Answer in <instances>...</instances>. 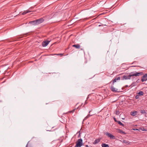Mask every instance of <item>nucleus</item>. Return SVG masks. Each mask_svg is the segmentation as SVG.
I'll list each match as a JSON object with an SVG mask.
<instances>
[{
  "instance_id": "f257e3e1",
  "label": "nucleus",
  "mask_w": 147,
  "mask_h": 147,
  "mask_svg": "<svg viewBox=\"0 0 147 147\" xmlns=\"http://www.w3.org/2000/svg\"><path fill=\"white\" fill-rule=\"evenodd\" d=\"M143 75V74L142 72H131L129 74V75L128 76H124L122 77V79L123 80H129L130 79L131 77V76H142Z\"/></svg>"
},
{
  "instance_id": "f03ea898",
  "label": "nucleus",
  "mask_w": 147,
  "mask_h": 147,
  "mask_svg": "<svg viewBox=\"0 0 147 147\" xmlns=\"http://www.w3.org/2000/svg\"><path fill=\"white\" fill-rule=\"evenodd\" d=\"M44 21V19L42 18H41L35 20H34L30 22V23L32 24L33 25L35 26L38 25L42 23Z\"/></svg>"
},
{
  "instance_id": "7ed1b4c3",
  "label": "nucleus",
  "mask_w": 147,
  "mask_h": 147,
  "mask_svg": "<svg viewBox=\"0 0 147 147\" xmlns=\"http://www.w3.org/2000/svg\"><path fill=\"white\" fill-rule=\"evenodd\" d=\"M82 145V139H78L76 142V144L75 147H80Z\"/></svg>"
},
{
  "instance_id": "20e7f679",
  "label": "nucleus",
  "mask_w": 147,
  "mask_h": 147,
  "mask_svg": "<svg viewBox=\"0 0 147 147\" xmlns=\"http://www.w3.org/2000/svg\"><path fill=\"white\" fill-rule=\"evenodd\" d=\"M104 134L107 136L109 137L111 139H115V137L114 136L109 132H106L104 133Z\"/></svg>"
},
{
  "instance_id": "39448f33",
  "label": "nucleus",
  "mask_w": 147,
  "mask_h": 147,
  "mask_svg": "<svg viewBox=\"0 0 147 147\" xmlns=\"http://www.w3.org/2000/svg\"><path fill=\"white\" fill-rule=\"evenodd\" d=\"M111 90L112 91L114 92H120L119 91H118V89L114 88L113 86H111Z\"/></svg>"
},
{
  "instance_id": "423d86ee",
  "label": "nucleus",
  "mask_w": 147,
  "mask_h": 147,
  "mask_svg": "<svg viewBox=\"0 0 147 147\" xmlns=\"http://www.w3.org/2000/svg\"><path fill=\"white\" fill-rule=\"evenodd\" d=\"M141 80L142 82L145 81L147 80V74H145L142 77Z\"/></svg>"
},
{
  "instance_id": "0eeeda50",
  "label": "nucleus",
  "mask_w": 147,
  "mask_h": 147,
  "mask_svg": "<svg viewBox=\"0 0 147 147\" xmlns=\"http://www.w3.org/2000/svg\"><path fill=\"white\" fill-rule=\"evenodd\" d=\"M50 42L49 41H43L42 43V45L43 47L47 46Z\"/></svg>"
},
{
  "instance_id": "6e6552de",
  "label": "nucleus",
  "mask_w": 147,
  "mask_h": 147,
  "mask_svg": "<svg viewBox=\"0 0 147 147\" xmlns=\"http://www.w3.org/2000/svg\"><path fill=\"white\" fill-rule=\"evenodd\" d=\"M101 139V138H100L97 139H96L94 142H93V144H96L99 143Z\"/></svg>"
},
{
  "instance_id": "1a4fd4ad",
  "label": "nucleus",
  "mask_w": 147,
  "mask_h": 147,
  "mask_svg": "<svg viewBox=\"0 0 147 147\" xmlns=\"http://www.w3.org/2000/svg\"><path fill=\"white\" fill-rule=\"evenodd\" d=\"M72 46L77 49H79L80 47V45L78 44L73 45Z\"/></svg>"
},
{
  "instance_id": "9d476101",
  "label": "nucleus",
  "mask_w": 147,
  "mask_h": 147,
  "mask_svg": "<svg viewBox=\"0 0 147 147\" xmlns=\"http://www.w3.org/2000/svg\"><path fill=\"white\" fill-rule=\"evenodd\" d=\"M137 113V111H134V112H131V115L133 116H135L136 115Z\"/></svg>"
},
{
  "instance_id": "9b49d317",
  "label": "nucleus",
  "mask_w": 147,
  "mask_h": 147,
  "mask_svg": "<svg viewBox=\"0 0 147 147\" xmlns=\"http://www.w3.org/2000/svg\"><path fill=\"white\" fill-rule=\"evenodd\" d=\"M120 77H118L117 78H115L113 80V83H114L115 82H116L118 80H119L120 79Z\"/></svg>"
},
{
  "instance_id": "f8f14e48",
  "label": "nucleus",
  "mask_w": 147,
  "mask_h": 147,
  "mask_svg": "<svg viewBox=\"0 0 147 147\" xmlns=\"http://www.w3.org/2000/svg\"><path fill=\"white\" fill-rule=\"evenodd\" d=\"M102 147H109V145L105 143H103L101 144Z\"/></svg>"
},
{
  "instance_id": "ddd939ff",
  "label": "nucleus",
  "mask_w": 147,
  "mask_h": 147,
  "mask_svg": "<svg viewBox=\"0 0 147 147\" xmlns=\"http://www.w3.org/2000/svg\"><path fill=\"white\" fill-rule=\"evenodd\" d=\"M31 11H30L29 10H27L26 11H24V12H23L22 14V15H24L30 12Z\"/></svg>"
},
{
  "instance_id": "4468645a",
  "label": "nucleus",
  "mask_w": 147,
  "mask_h": 147,
  "mask_svg": "<svg viewBox=\"0 0 147 147\" xmlns=\"http://www.w3.org/2000/svg\"><path fill=\"white\" fill-rule=\"evenodd\" d=\"M122 142L125 144H129L130 142L127 140H123Z\"/></svg>"
},
{
  "instance_id": "2eb2a0df",
  "label": "nucleus",
  "mask_w": 147,
  "mask_h": 147,
  "mask_svg": "<svg viewBox=\"0 0 147 147\" xmlns=\"http://www.w3.org/2000/svg\"><path fill=\"white\" fill-rule=\"evenodd\" d=\"M138 94L139 96H142L144 95V93L143 91H140Z\"/></svg>"
},
{
  "instance_id": "dca6fc26",
  "label": "nucleus",
  "mask_w": 147,
  "mask_h": 147,
  "mask_svg": "<svg viewBox=\"0 0 147 147\" xmlns=\"http://www.w3.org/2000/svg\"><path fill=\"white\" fill-rule=\"evenodd\" d=\"M117 122L120 125H122V126H123L124 127V125L123 124L121 121H118Z\"/></svg>"
},
{
  "instance_id": "f3484780",
  "label": "nucleus",
  "mask_w": 147,
  "mask_h": 147,
  "mask_svg": "<svg viewBox=\"0 0 147 147\" xmlns=\"http://www.w3.org/2000/svg\"><path fill=\"white\" fill-rule=\"evenodd\" d=\"M91 115H90V114H88L87 116H86L84 119V120H86L90 116H91Z\"/></svg>"
},
{
  "instance_id": "a211bd4d",
  "label": "nucleus",
  "mask_w": 147,
  "mask_h": 147,
  "mask_svg": "<svg viewBox=\"0 0 147 147\" xmlns=\"http://www.w3.org/2000/svg\"><path fill=\"white\" fill-rule=\"evenodd\" d=\"M140 112L143 114H145L146 113V111L144 110H141Z\"/></svg>"
},
{
  "instance_id": "6ab92c4d",
  "label": "nucleus",
  "mask_w": 147,
  "mask_h": 147,
  "mask_svg": "<svg viewBox=\"0 0 147 147\" xmlns=\"http://www.w3.org/2000/svg\"><path fill=\"white\" fill-rule=\"evenodd\" d=\"M63 55V54H61V53H59V54H53V55Z\"/></svg>"
},
{
  "instance_id": "aec40b11",
  "label": "nucleus",
  "mask_w": 147,
  "mask_h": 147,
  "mask_svg": "<svg viewBox=\"0 0 147 147\" xmlns=\"http://www.w3.org/2000/svg\"><path fill=\"white\" fill-rule=\"evenodd\" d=\"M29 142H28L26 145V147H32V146H30V145H29Z\"/></svg>"
},
{
  "instance_id": "412c9836",
  "label": "nucleus",
  "mask_w": 147,
  "mask_h": 147,
  "mask_svg": "<svg viewBox=\"0 0 147 147\" xmlns=\"http://www.w3.org/2000/svg\"><path fill=\"white\" fill-rule=\"evenodd\" d=\"M116 114L117 115H118L120 114V112L118 111H116Z\"/></svg>"
},
{
  "instance_id": "4be33fe9",
  "label": "nucleus",
  "mask_w": 147,
  "mask_h": 147,
  "mask_svg": "<svg viewBox=\"0 0 147 147\" xmlns=\"http://www.w3.org/2000/svg\"><path fill=\"white\" fill-rule=\"evenodd\" d=\"M119 132L120 133H122L123 134H125V132H124L123 131H122L120 130Z\"/></svg>"
},
{
  "instance_id": "5701e85b",
  "label": "nucleus",
  "mask_w": 147,
  "mask_h": 147,
  "mask_svg": "<svg viewBox=\"0 0 147 147\" xmlns=\"http://www.w3.org/2000/svg\"><path fill=\"white\" fill-rule=\"evenodd\" d=\"M139 95H137L136 96H135V98L136 99H138V98H139Z\"/></svg>"
},
{
  "instance_id": "b1692460",
  "label": "nucleus",
  "mask_w": 147,
  "mask_h": 147,
  "mask_svg": "<svg viewBox=\"0 0 147 147\" xmlns=\"http://www.w3.org/2000/svg\"><path fill=\"white\" fill-rule=\"evenodd\" d=\"M76 109H74L72 111H71L69 112L70 113H73V112H74L75 111Z\"/></svg>"
},
{
  "instance_id": "393cba45",
  "label": "nucleus",
  "mask_w": 147,
  "mask_h": 147,
  "mask_svg": "<svg viewBox=\"0 0 147 147\" xmlns=\"http://www.w3.org/2000/svg\"><path fill=\"white\" fill-rule=\"evenodd\" d=\"M140 129L142 130V131H146V130L144 128H141Z\"/></svg>"
},
{
  "instance_id": "a878e982",
  "label": "nucleus",
  "mask_w": 147,
  "mask_h": 147,
  "mask_svg": "<svg viewBox=\"0 0 147 147\" xmlns=\"http://www.w3.org/2000/svg\"><path fill=\"white\" fill-rule=\"evenodd\" d=\"M113 119H114V121H115V122H117L118 121H117V120L116 119H115V117H114L113 118Z\"/></svg>"
},
{
  "instance_id": "bb28decb",
  "label": "nucleus",
  "mask_w": 147,
  "mask_h": 147,
  "mask_svg": "<svg viewBox=\"0 0 147 147\" xmlns=\"http://www.w3.org/2000/svg\"><path fill=\"white\" fill-rule=\"evenodd\" d=\"M32 8H33V7H31L30 8H29V10H30V11H31V10L32 9Z\"/></svg>"
},
{
  "instance_id": "cd10ccee",
  "label": "nucleus",
  "mask_w": 147,
  "mask_h": 147,
  "mask_svg": "<svg viewBox=\"0 0 147 147\" xmlns=\"http://www.w3.org/2000/svg\"><path fill=\"white\" fill-rule=\"evenodd\" d=\"M131 67H140V66H136V65H135V66H132Z\"/></svg>"
},
{
  "instance_id": "c85d7f7f",
  "label": "nucleus",
  "mask_w": 147,
  "mask_h": 147,
  "mask_svg": "<svg viewBox=\"0 0 147 147\" xmlns=\"http://www.w3.org/2000/svg\"><path fill=\"white\" fill-rule=\"evenodd\" d=\"M136 63V61H134L133 62V63L132 64H134V63Z\"/></svg>"
},
{
  "instance_id": "c756f323",
  "label": "nucleus",
  "mask_w": 147,
  "mask_h": 147,
  "mask_svg": "<svg viewBox=\"0 0 147 147\" xmlns=\"http://www.w3.org/2000/svg\"><path fill=\"white\" fill-rule=\"evenodd\" d=\"M134 130H139L138 129H134Z\"/></svg>"
},
{
  "instance_id": "7c9ffc66",
  "label": "nucleus",
  "mask_w": 147,
  "mask_h": 147,
  "mask_svg": "<svg viewBox=\"0 0 147 147\" xmlns=\"http://www.w3.org/2000/svg\"><path fill=\"white\" fill-rule=\"evenodd\" d=\"M114 84V83H113V82L112 83V84L113 85Z\"/></svg>"
},
{
  "instance_id": "2f4dec72",
  "label": "nucleus",
  "mask_w": 147,
  "mask_h": 147,
  "mask_svg": "<svg viewBox=\"0 0 147 147\" xmlns=\"http://www.w3.org/2000/svg\"><path fill=\"white\" fill-rule=\"evenodd\" d=\"M126 86V87H127L128 86L127 85H126V86Z\"/></svg>"
},
{
  "instance_id": "473e14b6",
  "label": "nucleus",
  "mask_w": 147,
  "mask_h": 147,
  "mask_svg": "<svg viewBox=\"0 0 147 147\" xmlns=\"http://www.w3.org/2000/svg\"><path fill=\"white\" fill-rule=\"evenodd\" d=\"M81 49V50H82V49Z\"/></svg>"
},
{
  "instance_id": "72a5a7b5",
  "label": "nucleus",
  "mask_w": 147,
  "mask_h": 147,
  "mask_svg": "<svg viewBox=\"0 0 147 147\" xmlns=\"http://www.w3.org/2000/svg\"><path fill=\"white\" fill-rule=\"evenodd\" d=\"M90 111H89V113H90Z\"/></svg>"
}]
</instances>
